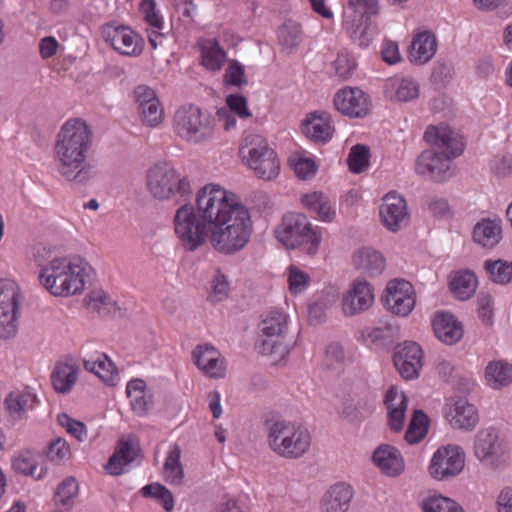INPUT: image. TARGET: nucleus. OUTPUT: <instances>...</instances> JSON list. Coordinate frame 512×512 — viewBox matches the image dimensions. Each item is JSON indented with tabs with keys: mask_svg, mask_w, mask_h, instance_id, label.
Returning <instances> with one entry per match:
<instances>
[{
	"mask_svg": "<svg viewBox=\"0 0 512 512\" xmlns=\"http://www.w3.org/2000/svg\"><path fill=\"white\" fill-rule=\"evenodd\" d=\"M196 204L197 214L191 204L185 203L174 216L175 233L188 251L202 246L208 237V230L243 205L237 202L233 193L215 184L205 185L198 191Z\"/></svg>",
	"mask_w": 512,
	"mask_h": 512,
	"instance_id": "1",
	"label": "nucleus"
},
{
	"mask_svg": "<svg viewBox=\"0 0 512 512\" xmlns=\"http://www.w3.org/2000/svg\"><path fill=\"white\" fill-rule=\"evenodd\" d=\"M33 260L39 267V284L55 297L79 294L90 281L92 267L79 256H54L50 247L39 244Z\"/></svg>",
	"mask_w": 512,
	"mask_h": 512,
	"instance_id": "2",
	"label": "nucleus"
},
{
	"mask_svg": "<svg viewBox=\"0 0 512 512\" xmlns=\"http://www.w3.org/2000/svg\"><path fill=\"white\" fill-rule=\"evenodd\" d=\"M93 133L80 118L66 121L56 136L54 159L58 173L67 181L84 184L94 176L93 166L86 162Z\"/></svg>",
	"mask_w": 512,
	"mask_h": 512,
	"instance_id": "3",
	"label": "nucleus"
},
{
	"mask_svg": "<svg viewBox=\"0 0 512 512\" xmlns=\"http://www.w3.org/2000/svg\"><path fill=\"white\" fill-rule=\"evenodd\" d=\"M424 140L431 147L416 158V174L439 183L448 180L454 175L452 159L464 150L461 137L450 127L439 125L428 127Z\"/></svg>",
	"mask_w": 512,
	"mask_h": 512,
	"instance_id": "4",
	"label": "nucleus"
},
{
	"mask_svg": "<svg viewBox=\"0 0 512 512\" xmlns=\"http://www.w3.org/2000/svg\"><path fill=\"white\" fill-rule=\"evenodd\" d=\"M212 247L223 254L232 255L244 249L250 241L253 222L249 210L238 206L227 218L210 230Z\"/></svg>",
	"mask_w": 512,
	"mask_h": 512,
	"instance_id": "5",
	"label": "nucleus"
},
{
	"mask_svg": "<svg viewBox=\"0 0 512 512\" xmlns=\"http://www.w3.org/2000/svg\"><path fill=\"white\" fill-rule=\"evenodd\" d=\"M264 425L268 445L278 456L298 459L309 450L311 436L305 427L279 417L266 419Z\"/></svg>",
	"mask_w": 512,
	"mask_h": 512,
	"instance_id": "6",
	"label": "nucleus"
},
{
	"mask_svg": "<svg viewBox=\"0 0 512 512\" xmlns=\"http://www.w3.org/2000/svg\"><path fill=\"white\" fill-rule=\"evenodd\" d=\"M279 242L289 249L299 248L309 255L317 253L322 235L318 227H313L301 213H287L275 229Z\"/></svg>",
	"mask_w": 512,
	"mask_h": 512,
	"instance_id": "7",
	"label": "nucleus"
},
{
	"mask_svg": "<svg viewBox=\"0 0 512 512\" xmlns=\"http://www.w3.org/2000/svg\"><path fill=\"white\" fill-rule=\"evenodd\" d=\"M147 189L158 200L179 197L184 201L192 194L190 179L168 163H157L147 171Z\"/></svg>",
	"mask_w": 512,
	"mask_h": 512,
	"instance_id": "8",
	"label": "nucleus"
},
{
	"mask_svg": "<svg viewBox=\"0 0 512 512\" xmlns=\"http://www.w3.org/2000/svg\"><path fill=\"white\" fill-rule=\"evenodd\" d=\"M288 315L281 311L269 312L259 324V350L275 360L284 359L290 352Z\"/></svg>",
	"mask_w": 512,
	"mask_h": 512,
	"instance_id": "9",
	"label": "nucleus"
},
{
	"mask_svg": "<svg viewBox=\"0 0 512 512\" xmlns=\"http://www.w3.org/2000/svg\"><path fill=\"white\" fill-rule=\"evenodd\" d=\"M239 152L242 160L255 172L257 177L271 180L278 175L279 160L264 137L256 134L247 135L243 139Z\"/></svg>",
	"mask_w": 512,
	"mask_h": 512,
	"instance_id": "10",
	"label": "nucleus"
},
{
	"mask_svg": "<svg viewBox=\"0 0 512 512\" xmlns=\"http://www.w3.org/2000/svg\"><path fill=\"white\" fill-rule=\"evenodd\" d=\"M173 127L181 139L194 144L206 142L214 135L212 119L193 105L182 106L175 112Z\"/></svg>",
	"mask_w": 512,
	"mask_h": 512,
	"instance_id": "11",
	"label": "nucleus"
},
{
	"mask_svg": "<svg viewBox=\"0 0 512 512\" xmlns=\"http://www.w3.org/2000/svg\"><path fill=\"white\" fill-rule=\"evenodd\" d=\"M465 466V453L460 446L439 447L433 454L429 465L430 475L440 481H446L459 475Z\"/></svg>",
	"mask_w": 512,
	"mask_h": 512,
	"instance_id": "12",
	"label": "nucleus"
},
{
	"mask_svg": "<svg viewBox=\"0 0 512 512\" xmlns=\"http://www.w3.org/2000/svg\"><path fill=\"white\" fill-rule=\"evenodd\" d=\"M474 455L483 465L491 468L505 463L506 447L495 429H482L476 434Z\"/></svg>",
	"mask_w": 512,
	"mask_h": 512,
	"instance_id": "13",
	"label": "nucleus"
},
{
	"mask_svg": "<svg viewBox=\"0 0 512 512\" xmlns=\"http://www.w3.org/2000/svg\"><path fill=\"white\" fill-rule=\"evenodd\" d=\"M19 290L11 280H0V337L10 338L17 332Z\"/></svg>",
	"mask_w": 512,
	"mask_h": 512,
	"instance_id": "14",
	"label": "nucleus"
},
{
	"mask_svg": "<svg viewBox=\"0 0 512 512\" xmlns=\"http://www.w3.org/2000/svg\"><path fill=\"white\" fill-rule=\"evenodd\" d=\"M102 36L114 50L126 56H139L142 53V38L128 26L106 24Z\"/></svg>",
	"mask_w": 512,
	"mask_h": 512,
	"instance_id": "15",
	"label": "nucleus"
},
{
	"mask_svg": "<svg viewBox=\"0 0 512 512\" xmlns=\"http://www.w3.org/2000/svg\"><path fill=\"white\" fill-rule=\"evenodd\" d=\"M423 351L412 341H406L395 347L393 361L400 376L405 380L418 378L423 366Z\"/></svg>",
	"mask_w": 512,
	"mask_h": 512,
	"instance_id": "16",
	"label": "nucleus"
},
{
	"mask_svg": "<svg viewBox=\"0 0 512 512\" xmlns=\"http://www.w3.org/2000/svg\"><path fill=\"white\" fill-rule=\"evenodd\" d=\"M383 225L391 232H397L409 224L410 216L404 197L396 192H389L383 197L380 207Z\"/></svg>",
	"mask_w": 512,
	"mask_h": 512,
	"instance_id": "17",
	"label": "nucleus"
},
{
	"mask_svg": "<svg viewBox=\"0 0 512 512\" xmlns=\"http://www.w3.org/2000/svg\"><path fill=\"white\" fill-rule=\"evenodd\" d=\"M384 305L393 314L407 316L415 306L413 287L405 280H392L387 284Z\"/></svg>",
	"mask_w": 512,
	"mask_h": 512,
	"instance_id": "18",
	"label": "nucleus"
},
{
	"mask_svg": "<svg viewBox=\"0 0 512 512\" xmlns=\"http://www.w3.org/2000/svg\"><path fill=\"white\" fill-rule=\"evenodd\" d=\"M335 108L353 118H362L369 112L368 96L359 88H343L339 90L333 99Z\"/></svg>",
	"mask_w": 512,
	"mask_h": 512,
	"instance_id": "19",
	"label": "nucleus"
},
{
	"mask_svg": "<svg viewBox=\"0 0 512 512\" xmlns=\"http://www.w3.org/2000/svg\"><path fill=\"white\" fill-rule=\"evenodd\" d=\"M374 302L373 288L366 280L357 278L342 299L343 312L354 316L368 310Z\"/></svg>",
	"mask_w": 512,
	"mask_h": 512,
	"instance_id": "20",
	"label": "nucleus"
},
{
	"mask_svg": "<svg viewBox=\"0 0 512 512\" xmlns=\"http://www.w3.org/2000/svg\"><path fill=\"white\" fill-rule=\"evenodd\" d=\"M192 359L197 368L207 377L223 378L226 373L225 358L212 345H198L192 351Z\"/></svg>",
	"mask_w": 512,
	"mask_h": 512,
	"instance_id": "21",
	"label": "nucleus"
},
{
	"mask_svg": "<svg viewBox=\"0 0 512 512\" xmlns=\"http://www.w3.org/2000/svg\"><path fill=\"white\" fill-rule=\"evenodd\" d=\"M354 488L346 482H336L323 494L320 512H348L354 498Z\"/></svg>",
	"mask_w": 512,
	"mask_h": 512,
	"instance_id": "22",
	"label": "nucleus"
},
{
	"mask_svg": "<svg viewBox=\"0 0 512 512\" xmlns=\"http://www.w3.org/2000/svg\"><path fill=\"white\" fill-rule=\"evenodd\" d=\"M135 96L143 122L155 127L163 121L164 109L153 89L140 85L135 89Z\"/></svg>",
	"mask_w": 512,
	"mask_h": 512,
	"instance_id": "23",
	"label": "nucleus"
},
{
	"mask_svg": "<svg viewBox=\"0 0 512 512\" xmlns=\"http://www.w3.org/2000/svg\"><path fill=\"white\" fill-rule=\"evenodd\" d=\"M444 415L453 428L461 430H472L479 420L475 406L464 399L446 404Z\"/></svg>",
	"mask_w": 512,
	"mask_h": 512,
	"instance_id": "24",
	"label": "nucleus"
},
{
	"mask_svg": "<svg viewBox=\"0 0 512 512\" xmlns=\"http://www.w3.org/2000/svg\"><path fill=\"white\" fill-rule=\"evenodd\" d=\"M303 133L315 143L328 142L334 133L331 115L325 111H314L303 121Z\"/></svg>",
	"mask_w": 512,
	"mask_h": 512,
	"instance_id": "25",
	"label": "nucleus"
},
{
	"mask_svg": "<svg viewBox=\"0 0 512 512\" xmlns=\"http://www.w3.org/2000/svg\"><path fill=\"white\" fill-rule=\"evenodd\" d=\"M373 462L386 475L395 477L404 471V460L394 446L382 444L373 453Z\"/></svg>",
	"mask_w": 512,
	"mask_h": 512,
	"instance_id": "26",
	"label": "nucleus"
},
{
	"mask_svg": "<svg viewBox=\"0 0 512 512\" xmlns=\"http://www.w3.org/2000/svg\"><path fill=\"white\" fill-rule=\"evenodd\" d=\"M388 410V424L392 431L400 432L404 427L408 400L404 392L391 387L385 396Z\"/></svg>",
	"mask_w": 512,
	"mask_h": 512,
	"instance_id": "27",
	"label": "nucleus"
},
{
	"mask_svg": "<svg viewBox=\"0 0 512 512\" xmlns=\"http://www.w3.org/2000/svg\"><path fill=\"white\" fill-rule=\"evenodd\" d=\"M432 325L436 337L445 344H455L463 336L462 325L452 314L438 313Z\"/></svg>",
	"mask_w": 512,
	"mask_h": 512,
	"instance_id": "28",
	"label": "nucleus"
},
{
	"mask_svg": "<svg viewBox=\"0 0 512 512\" xmlns=\"http://www.w3.org/2000/svg\"><path fill=\"white\" fill-rule=\"evenodd\" d=\"M437 50V41L433 33L424 31L414 36L410 51L409 60L414 64H425L430 61Z\"/></svg>",
	"mask_w": 512,
	"mask_h": 512,
	"instance_id": "29",
	"label": "nucleus"
},
{
	"mask_svg": "<svg viewBox=\"0 0 512 512\" xmlns=\"http://www.w3.org/2000/svg\"><path fill=\"white\" fill-rule=\"evenodd\" d=\"M78 376V365L70 362H58L50 377L52 387L59 394H68L78 381Z\"/></svg>",
	"mask_w": 512,
	"mask_h": 512,
	"instance_id": "30",
	"label": "nucleus"
},
{
	"mask_svg": "<svg viewBox=\"0 0 512 512\" xmlns=\"http://www.w3.org/2000/svg\"><path fill=\"white\" fill-rule=\"evenodd\" d=\"M344 25L349 37L359 47L366 48L370 45L374 36V28L371 27L367 16L351 15L347 17Z\"/></svg>",
	"mask_w": 512,
	"mask_h": 512,
	"instance_id": "31",
	"label": "nucleus"
},
{
	"mask_svg": "<svg viewBox=\"0 0 512 512\" xmlns=\"http://www.w3.org/2000/svg\"><path fill=\"white\" fill-rule=\"evenodd\" d=\"M353 264L357 270L370 277L380 275L385 269L384 257L371 248H362L355 253Z\"/></svg>",
	"mask_w": 512,
	"mask_h": 512,
	"instance_id": "32",
	"label": "nucleus"
},
{
	"mask_svg": "<svg viewBox=\"0 0 512 512\" xmlns=\"http://www.w3.org/2000/svg\"><path fill=\"white\" fill-rule=\"evenodd\" d=\"M5 408L13 419H22L38 404L36 394L30 390L11 392L5 399Z\"/></svg>",
	"mask_w": 512,
	"mask_h": 512,
	"instance_id": "33",
	"label": "nucleus"
},
{
	"mask_svg": "<svg viewBox=\"0 0 512 512\" xmlns=\"http://www.w3.org/2000/svg\"><path fill=\"white\" fill-rule=\"evenodd\" d=\"M139 454V449L134 446L132 439L120 440L116 451L109 458L106 469L112 475L123 473L122 467L134 462Z\"/></svg>",
	"mask_w": 512,
	"mask_h": 512,
	"instance_id": "34",
	"label": "nucleus"
},
{
	"mask_svg": "<svg viewBox=\"0 0 512 512\" xmlns=\"http://www.w3.org/2000/svg\"><path fill=\"white\" fill-rule=\"evenodd\" d=\"M502 238L500 220L483 219L473 230L474 241L485 248H493Z\"/></svg>",
	"mask_w": 512,
	"mask_h": 512,
	"instance_id": "35",
	"label": "nucleus"
},
{
	"mask_svg": "<svg viewBox=\"0 0 512 512\" xmlns=\"http://www.w3.org/2000/svg\"><path fill=\"white\" fill-rule=\"evenodd\" d=\"M485 379L493 389H501L512 383V365L502 360L489 362L485 369Z\"/></svg>",
	"mask_w": 512,
	"mask_h": 512,
	"instance_id": "36",
	"label": "nucleus"
},
{
	"mask_svg": "<svg viewBox=\"0 0 512 512\" xmlns=\"http://www.w3.org/2000/svg\"><path fill=\"white\" fill-rule=\"evenodd\" d=\"M303 205L324 222H331L335 217V211L331 202L322 192H313L302 197Z\"/></svg>",
	"mask_w": 512,
	"mask_h": 512,
	"instance_id": "37",
	"label": "nucleus"
},
{
	"mask_svg": "<svg viewBox=\"0 0 512 512\" xmlns=\"http://www.w3.org/2000/svg\"><path fill=\"white\" fill-rule=\"evenodd\" d=\"M181 449L178 445H173L166 457L163 466V475L166 482L170 485H181L184 479V470L180 462Z\"/></svg>",
	"mask_w": 512,
	"mask_h": 512,
	"instance_id": "38",
	"label": "nucleus"
},
{
	"mask_svg": "<svg viewBox=\"0 0 512 512\" xmlns=\"http://www.w3.org/2000/svg\"><path fill=\"white\" fill-rule=\"evenodd\" d=\"M201 62L206 69L219 71L226 62V52L215 40H208L201 47Z\"/></svg>",
	"mask_w": 512,
	"mask_h": 512,
	"instance_id": "39",
	"label": "nucleus"
},
{
	"mask_svg": "<svg viewBox=\"0 0 512 512\" xmlns=\"http://www.w3.org/2000/svg\"><path fill=\"white\" fill-rule=\"evenodd\" d=\"M476 286V276L470 271L457 273L450 282L451 291L460 300L469 299L475 293Z\"/></svg>",
	"mask_w": 512,
	"mask_h": 512,
	"instance_id": "40",
	"label": "nucleus"
},
{
	"mask_svg": "<svg viewBox=\"0 0 512 512\" xmlns=\"http://www.w3.org/2000/svg\"><path fill=\"white\" fill-rule=\"evenodd\" d=\"M277 36L282 50L292 53L302 40L300 25L293 21H286L278 28Z\"/></svg>",
	"mask_w": 512,
	"mask_h": 512,
	"instance_id": "41",
	"label": "nucleus"
},
{
	"mask_svg": "<svg viewBox=\"0 0 512 512\" xmlns=\"http://www.w3.org/2000/svg\"><path fill=\"white\" fill-rule=\"evenodd\" d=\"M84 367L107 383L112 382L117 375L114 363L105 354L99 355L95 360H84Z\"/></svg>",
	"mask_w": 512,
	"mask_h": 512,
	"instance_id": "42",
	"label": "nucleus"
},
{
	"mask_svg": "<svg viewBox=\"0 0 512 512\" xmlns=\"http://www.w3.org/2000/svg\"><path fill=\"white\" fill-rule=\"evenodd\" d=\"M428 424L427 415L422 410H415L405 433V440L410 444L420 442L428 432Z\"/></svg>",
	"mask_w": 512,
	"mask_h": 512,
	"instance_id": "43",
	"label": "nucleus"
},
{
	"mask_svg": "<svg viewBox=\"0 0 512 512\" xmlns=\"http://www.w3.org/2000/svg\"><path fill=\"white\" fill-rule=\"evenodd\" d=\"M484 267L490 279L497 284H507L512 280V262L486 260Z\"/></svg>",
	"mask_w": 512,
	"mask_h": 512,
	"instance_id": "44",
	"label": "nucleus"
},
{
	"mask_svg": "<svg viewBox=\"0 0 512 512\" xmlns=\"http://www.w3.org/2000/svg\"><path fill=\"white\" fill-rule=\"evenodd\" d=\"M144 497L157 500L167 512H171L174 508V497L170 490L160 483H152L141 489Z\"/></svg>",
	"mask_w": 512,
	"mask_h": 512,
	"instance_id": "45",
	"label": "nucleus"
},
{
	"mask_svg": "<svg viewBox=\"0 0 512 512\" xmlns=\"http://www.w3.org/2000/svg\"><path fill=\"white\" fill-rule=\"evenodd\" d=\"M422 508L424 512H464L457 502L441 495L426 498Z\"/></svg>",
	"mask_w": 512,
	"mask_h": 512,
	"instance_id": "46",
	"label": "nucleus"
},
{
	"mask_svg": "<svg viewBox=\"0 0 512 512\" xmlns=\"http://www.w3.org/2000/svg\"><path fill=\"white\" fill-rule=\"evenodd\" d=\"M394 97L399 102H409L418 98L419 85L410 78H402L392 83Z\"/></svg>",
	"mask_w": 512,
	"mask_h": 512,
	"instance_id": "47",
	"label": "nucleus"
},
{
	"mask_svg": "<svg viewBox=\"0 0 512 512\" xmlns=\"http://www.w3.org/2000/svg\"><path fill=\"white\" fill-rule=\"evenodd\" d=\"M370 151L365 145L357 144L353 146L348 155V165L353 173L363 172L369 165Z\"/></svg>",
	"mask_w": 512,
	"mask_h": 512,
	"instance_id": "48",
	"label": "nucleus"
},
{
	"mask_svg": "<svg viewBox=\"0 0 512 512\" xmlns=\"http://www.w3.org/2000/svg\"><path fill=\"white\" fill-rule=\"evenodd\" d=\"M229 290V282L226 276L217 270L211 281V292L208 299L214 303L221 302L228 297Z\"/></svg>",
	"mask_w": 512,
	"mask_h": 512,
	"instance_id": "49",
	"label": "nucleus"
},
{
	"mask_svg": "<svg viewBox=\"0 0 512 512\" xmlns=\"http://www.w3.org/2000/svg\"><path fill=\"white\" fill-rule=\"evenodd\" d=\"M332 65L336 76L342 80H346L352 75L356 67V62L348 52L342 51L338 53Z\"/></svg>",
	"mask_w": 512,
	"mask_h": 512,
	"instance_id": "50",
	"label": "nucleus"
},
{
	"mask_svg": "<svg viewBox=\"0 0 512 512\" xmlns=\"http://www.w3.org/2000/svg\"><path fill=\"white\" fill-rule=\"evenodd\" d=\"M77 493L78 484L76 480L73 477H68L59 484L55 493V501L61 505H68Z\"/></svg>",
	"mask_w": 512,
	"mask_h": 512,
	"instance_id": "51",
	"label": "nucleus"
},
{
	"mask_svg": "<svg viewBox=\"0 0 512 512\" xmlns=\"http://www.w3.org/2000/svg\"><path fill=\"white\" fill-rule=\"evenodd\" d=\"M59 425L66 429V431L74 436L78 441H84L87 438L86 426L84 423L72 419L68 414L61 413L57 417Z\"/></svg>",
	"mask_w": 512,
	"mask_h": 512,
	"instance_id": "52",
	"label": "nucleus"
},
{
	"mask_svg": "<svg viewBox=\"0 0 512 512\" xmlns=\"http://www.w3.org/2000/svg\"><path fill=\"white\" fill-rule=\"evenodd\" d=\"M289 290L292 294L303 292L309 284V276L298 267L291 266L288 275Z\"/></svg>",
	"mask_w": 512,
	"mask_h": 512,
	"instance_id": "53",
	"label": "nucleus"
},
{
	"mask_svg": "<svg viewBox=\"0 0 512 512\" xmlns=\"http://www.w3.org/2000/svg\"><path fill=\"white\" fill-rule=\"evenodd\" d=\"M224 81L236 87H241L247 84V78L245 76L244 67L240 65L236 60L229 62V65L224 74Z\"/></svg>",
	"mask_w": 512,
	"mask_h": 512,
	"instance_id": "54",
	"label": "nucleus"
},
{
	"mask_svg": "<svg viewBox=\"0 0 512 512\" xmlns=\"http://www.w3.org/2000/svg\"><path fill=\"white\" fill-rule=\"evenodd\" d=\"M13 469L24 475L35 476L37 461L29 452L18 455L12 463Z\"/></svg>",
	"mask_w": 512,
	"mask_h": 512,
	"instance_id": "55",
	"label": "nucleus"
},
{
	"mask_svg": "<svg viewBox=\"0 0 512 512\" xmlns=\"http://www.w3.org/2000/svg\"><path fill=\"white\" fill-rule=\"evenodd\" d=\"M70 454V448L67 442L62 438L52 441L48 447L47 457L50 461L59 464Z\"/></svg>",
	"mask_w": 512,
	"mask_h": 512,
	"instance_id": "56",
	"label": "nucleus"
},
{
	"mask_svg": "<svg viewBox=\"0 0 512 512\" xmlns=\"http://www.w3.org/2000/svg\"><path fill=\"white\" fill-rule=\"evenodd\" d=\"M227 109L230 113H235L240 118H248L251 116L247 100L244 96L239 94H230L226 97Z\"/></svg>",
	"mask_w": 512,
	"mask_h": 512,
	"instance_id": "57",
	"label": "nucleus"
},
{
	"mask_svg": "<svg viewBox=\"0 0 512 512\" xmlns=\"http://www.w3.org/2000/svg\"><path fill=\"white\" fill-rule=\"evenodd\" d=\"M140 8L142 13L144 14V18L146 22L151 26V28L162 30L163 21L161 17L156 12V4L154 0H142L140 4Z\"/></svg>",
	"mask_w": 512,
	"mask_h": 512,
	"instance_id": "58",
	"label": "nucleus"
},
{
	"mask_svg": "<svg viewBox=\"0 0 512 512\" xmlns=\"http://www.w3.org/2000/svg\"><path fill=\"white\" fill-rule=\"evenodd\" d=\"M362 335L366 341L377 343L391 338L393 335V328L391 325L369 327L363 331Z\"/></svg>",
	"mask_w": 512,
	"mask_h": 512,
	"instance_id": "59",
	"label": "nucleus"
},
{
	"mask_svg": "<svg viewBox=\"0 0 512 512\" xmlns=\"http://www.w3.org/2000/svg\"><path fill=\"white\" fill-rule=\"evenodd\" d=\"M130 398V405L132 410L140 415H146L150 408V399H147L145 392L127 394Z\"/></svg>",
	"mask_w": 512,
	"mask_h": 512,
	"instance_id": "60",
	"label": "nucleus"
},
{
	"mask_svg": "<svg viewBox=\"0 0 512 512\" xmlns=\"http://www.w3.org/2000/svg\"><path fill=\"white\" fill-rule=\"evenodd\" d=\"M454 67L450 62H439L434 67L432 78L435 82L446 83L453 78Z\"/></svg>",
	"mask_w": 512,
	"mask_h": 512,
	"instance_id": "61",
	"label": "nucleus"
},
{
	"mask_svg": "<svg viewBox=\"0 0 512 512\" xmlns=\"http://www.w3.org/2000/svg\"><path fill=\"white\" fill-rule=\"evenodd\" d=\"M294 172L300 179H309L316 172L315 162L309 158H301L295 163Z\"/></svg>",
	"mask_w": 512,
	"mask_h": 512,
	"instance_id": "62",
	"label": "nucleus"
},
{
	"mask_svg": "<svg viewBox=\"0 0 512 512\" xmlns=\"http://www.w3.org/2000/svg\"><path fill=\"white\" fill-rule=\"evenodd\" d=\"M492 171L499 177H505L512 172V158L509 156H496L491 163Z\"/></svg>",
	"mask_w": 512,
	"mask_h": 512,
	"instance_id": "63",
	"label": "nucleus"
},
{
	"mask_svg": "<svg viewBox=\"0 0 512 512\" xmlns=\"http://www.w3.org/2000/svg\"><path fill=\"white\" fill-rule=\"evenodd\" d=\"M90 306L97 310L99 314L104 315L112 311L115 308L107 295L104 293H97L91 297Z\"/></svg>",
	"mask_w": 512,
	"mask_h": 512,
	"instance_id": "64",
	"label": "nucleus"
}]
</instances>
